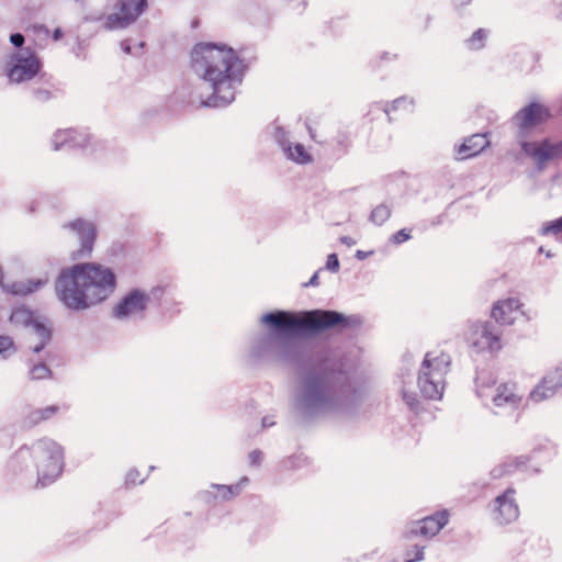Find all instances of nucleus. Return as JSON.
<instances>
[{
  "label": "nucleus",
  "instance_id": "25",
  "mask_svg": "<svg viewBox=\"0 0 562 562\" xmlns=\"http://www.w3.org/2000/svg\"><path fill=\"white\" fill-rule=\"evenodd\" d=\"M74 134H75V131L72 130H66V131H60L58 133L55 134L54 136V146H55V149H59V147L68 142H74Z\"/></svg>",
  "mask_w": 562,
  "mask_h": 562
},
{
  "label": "nucleus",
  "instance_id": "16",
  "mask_svg": "<svg viewBox=\"0 0 562 562\" xmlns=\"http://www.w3.org/2000/svg\"><path fill=\"white\" fill-rule=\"evenodd\" d=\"M548 117L549 112L543 105L539 103H531L517 113L516 121L519 127L529 128L543 122Z\"/></svg>",
  "mask_w": 562,
  "mask_h": 562
},
{
  "label": "nucleus",
  "instance_id": "47",
  "mask_svg": "<svg viewBox=\"0 0 562 562\" xmlns=\"http://www.w3.org/2000/svg\"><path fill=\"white\" fill-rule=\"evenodd\" d=\"M262 425L267 426V419L266 418L262 420Z\"/></svg>",
  "mask_w": 562,
  "mask_h": 562
},
{
  "label": "nucleus",
  "instance_id": "26",
  "mask_svg": "<svg viewBox=\"0 0 562 562\" xmlns=\"http://www.w3.org/2000/svg\"><path fill=\"white\" fill-rule=\"evenodd\" d=\"M487 33L485 30L480 29L477 30L471 38L468 41L469 46L471 49H480L483 47V41L486 38Z\"/></svg>",
  "mask_w": 562,
  "mask_h": 562
},
{
  "label": "nucleus",
  "instance_id": "19",
  "mask_svg": "<svg viewBox=\"0 0 562 562\" xmlns=\"http://www.w3.org/2000/svg\"><path fill=\"white\" fill-rule=\"evenodd\" d=\"M68 226L77 234L81 241L80 252L89 254L95 238V228L91 223L77 220L68 224Z\"/></svg>",
  "mask_w": 562,
  "mask_h": 562
},
{
  "label": "nucleus",
  "instance_id": "30",
  "mask_svg": "<svg viewBox=\"0 0 562 562\" xmlns=\"http://www.w3.org/2000/svg\"><path fill=\"white\" fill-rule=\"evenodd\" d=\"M411 238L409 233L406 229H401L396 234H394L391 240L394 244H402Z\"/></svg>",
  "mask_w": 562,
  "mask_h": 562
},
{
  "label": "nucleus",
  "instance_id": "22",
  "mask_svg": "<svg viewBox=\"0 0 562 562\" xmlns=\"http://www.w3.org/2000/svg\"><path fill=\"white\" fill-rule=\"evenodd\" d=\"M551 382V380L544 379L533 391H531L530 400L535 403H539L551 397L557 390V384H552Z\"/></svg>",
  "mask_w": 562,
  "mask_h": 562
},
{
  "label": "nucleus",
  "instance_id": "18",
  "mask_svg": "<svg viewBox=\"0 0 562 562\" xmlns=\"http://www.w3.org/2000/svg\"><path fill=\"white\" fill-rule=\"evenodd\" d=\"M276 139L282 146L285 155L297 164H307L312 160L311 155L305 150L301 144H295L293 147L284 139L285 132L283 128L278 127L274 133Z\"/></svg>",
  "mask_w": 562,
  "mask_h": 562
},
{
  "label": "nucleus",
  "instance_id": "42",
  "mask_svg": "<svg viewBox=\"0 0 562 562\" xmlns=\"http://www.w3.org/2000/svg\"><path fill=\"white\" fill-rule=\"evenodd\" d=\"M356 257L360 260L364 259L367 257V254L361 251V250H358L357 254H356Z\"/></svg>",
  "mask_w": 562,
  "mask_h": 562
},
{
  "label": "nucleus",
  "instance_id": "21",
  "mask_svg": "<svg viewBox=\"0 0 562 562\" xmlns=\"http://www.w3.org/2000/svg\"><path fill=\"white\" fill-rule=\"evenodd\" d=\"M323 386L317 381L306 383L305 394L302 400V405L305 407L314 406L323 403Z\"/></svg>",
  "mask_w": 562,
  "mask_h": 562
},
{
  "label": "nucleus",
  "instance_id": "33",
  "mask_svg": "<svg viewBox=\"0 0 562 562\" xmlns=\"http://www.w3.org/2000/svg\"><path fill=\"white\" fill-rule=\"evenodd\" d=\"M262 459V454L258 450H254L249 453V461L252 465H258Z\"/></svg>",
  "mask_w": 562,
  "mask_h": 562
},
{
  "label": "nucleus",
  "instance_id": "20",
  "mask_svg": "<svg viewBox=\"0 0 562 562\" xmlns=\"http://www.w3.org/2000/svg\"><path fill=\"white\" fill-rule=\"evenodd\" d=\"M448 516V513L445 510L422 519L418 533L426 538L436 536L447 525Z\"/></svg>",
  "mask_w": 562,
  "mask_h": 562
},
{
  "label": "nucleus",
  "instance_id": "45",
  "mask_svg": "<svg viewBox=\"0 0 562 562\" xmlns=\"http://www.w3.org/2000/svg\"><path fill=\"white\" fill-rule=\"evenodd\" d=\"M32 337H34V338H36V339H38V340H40V338H38L37 336L32 335V334L30 333L29 339H32Z\"/></svg>",
  "mask_w": 562,
  "mask_h": 562
},
{
  "label": "nucleus",
  "instance_id": "10",
  "mask_svg": "<svg viewBox=\"0 0 562 562\" xmlns=\"http://www.w3.org/2000/svg\"><path fill=\"white\" fill-rule=\"evenodd\" d=\"M524 153L530 157L539 169L562 155V142L552 143L548 139L540 142H525L521 144Z\"/></svg>",
  "mask_w": 562,
  "mask_h": 562
},
{
  "label": "nucleus",
  "instance_id": "2",
  "mask_svg": "<svg viewBox=\"0 0 562 562\" xmlns=\"http://www.w3.org/2000/svg\"><path fill=\"white\" fill-rule=\"evenodd\" d=\"M194 72L210 82L212 95L201 103L204 106H225L235 99V88L240 79L235 76L239 60L232 48L203 43L191 53Z\"/></svg>",
  "mask_w": 562,
  "mask_h": 562
},
{
  "label": "nucleus",
  "instance_id": "12",
  "mask_svg": "<svg viewBox=\"0 0 562 562\" xmlns=\"http://www.w3.org/2000/svg\"><path fill=\"white\" fill-rule=\"evenodd\" d=\"M48 282V277L31 279L27 282H15L12 280L10 272H0V284L2 289L10 294L13 295H29L41 288H43Z\"/></svg>",
  "mask_w": 562,
  "mask_h": 562
},
{
  "label": "nucleus",
  "instance_id": "31",
  "mask_svg": "<svg viewBox=\"0 0 562 562\" xmlns=\"http://www.w3.org/2000/svg\"><path fill=\"white\" fill-rule=\"evenodd\" d=\"M326 268L330 271H338L339 269V261H338V258L335 254H330L328 257H327V261H326Z\"/></svg>",
  "mask_w": 562,
  "mask_h": 562
},
{
  "label": "nucleus",
  "instance_id": "15",
  "mask_svg": "<svg viewBox=\"0 0 562 562\" xmlns=\"http://www.w3.org/2000/svg\"><path fill=\"white\" fill-rule=\"evenodd\" d=\"M41 64L34 55L27 57H16L15 64L10 69L8 76L13 82L30 80L40 70Z\"/></svg>",
  "mask_w": 562,
  "mask_h": 562
},
{
  "label": "nucleus",
  "instance_id": "34",
  "mask_svg": "<svg viewBox=\"0 0 562 562\" xmlns=\"http://www.w3.org/2000/svg\"><path fill=\"white\" fill-rule=\"evenodd\" d=\"M10 41L11 43L14 45V46H21L23 43H24V37L22 34L20 33H16V34H12L10 36Z\"/></svg>",
  "mask_w": 562,
  "mask_h": 562
},
{
  "label": "nucleus",
  "instance_id": "3",
  "mask_svg": "<svg viewBox=\"0 0 562 562\" xmlns=\"http://www.w3.org/2000/svg\"><path fill=\"white\" fill-rule=\"evenodd\" d=\"M345 321L344 316L331 311H313L297 316L288 312L265 314L263 324L270 325L283 333L293 334L304 329H321L335 326Z\"/></svg>",
  "mask_w": 562,
  "mask_h": 562
},
{
  "label": "nucleus",
  "instance_id": "29",
  "mask_svg": "<svg viewBox=\"0 0 562 562\" xmlns=\"http://www.w3.org/2000/svg\"><path fill=\"white\" fill-rule=\"evenodd\" d=\"M56 406H49L43 411H37L34 413L33 420L35 423L41 422L43 419L48 418L52 414L56 412Z\"/></svg>",
  "mask_w": 562,
  "mask_h": 562
},
{
  "label": "nucleus",
  "instance_id": "5",
  "mask_svg": "<svg viewBox=\"0 0 562 562\" xmlns=\"http://www.w3.org/2000/svg\"><path fill=\"white\" fill-rule=\"evenodd\" d=\"M476 394L486 406L493 409L517 408L521 396L514 384L496 383L492 376L482 374L477 378Z\"/></svg>",
  "mask_w": 562,
  "mask_h": 562
},
{
  "label": "nucleus",
  "instance_id": "7",
  "mask_svg": "<svg viewBox=\"0 0 562 562\" xmlns=\"http://www.w3.org/2000/svg\"><path fill=\"white\" fill-rule=\"evenodd\" d=\"M10 322L14 326L31 330L32 335L40 338V344L30 345V348L36 353L40 352L50 339V323L45 317L34 314L25 307L15 308L10 316Z\"/></svg>",
  "mask_w": 562,
  "mask_h": 562
},
{
  "label": "nucleus",
  "instance_id": "24",
  "mask_svg": "<svg viewBox=\"0 0 562 562\" xmlns=\"http://www.w3.org/2000/svg\"><path fill=\"white\" fill-rule=\"evenodd\" d=\"M540 233L544 236L552 235L559 237L562 234V216L554 221L544 223Z\"/></svg>",
  "mask_w": 562,
  "mask_h": 562
},
{
  "label": "nucleus",
  "instance_id": "35",
  "mask_svg": "<svg viewBox=\"0 0 562 562\" xmlns=\"http://www.w3.org/2000/svg\"><path fill=\"white\" fill-rule=\"evenodd\" d=\"M423 559H424V550H423V548H417L414 559H409L406 562L422 561Z\"/></svg>",
  "mask_w": 562,
  "mask_h": 562
},
{
  "label": "nucleus",
  "instance_id": "39",
  "mask_svg": "<svg viewBox=\"0 0 562 562\" xmlns=\"http://www.w3.org/2000/svg\"><path fill=\"white\" fill-rule=\"evenodd\" d=\"M134 474H137L136 472H133L131 471L128 474H127V479L131 483H136V479H135V475Z\"/></svg>",
  "mask_w": 562,
  "mask_h": 562
},
{
  "label": "nucleus",
  "instance_id": "1",
  "mask_svg": "<svg viewBox=\"0 0 562 562\" xmlns=\"http://www.w3.org/2000/svg\"><path fill=\"white\" fill-rule=\"evenodd\" d=\"M116 278L99 263H78L64 269L56 281L59 301L70 310L80 311L106 300L114 292Z\"/></svg>",
  "mask_w": 562,
  "mask_h": 562
},
{
  "label": "nucleus",
  "instance_id": "9",
  "mask_svg": "<svg viewBox=\"0 0 562 562\" xmlns=\"http://www.w3.org/2000/svg\"><path fill=\"white\" fill-rule=\"evenodd\" d=\"M467 340L477 351H495L501 349L499 335L487 323L471 325L467 334Z\"/></svg>",
  "mask_w": 562,
  "mask_h": 562
},
{
  "label": "nucleus",
  "instance_id": "46",
  "mask_svg": "<svg viewBox=\"0 0 562 562\" xmlns=\"http://www.w3.org/2000/svg\"><path fill=\"white\" fill-rule=\"evenodd\" d=\"M222 487H223V488L228 490L229 492H231V490H232L231 487H228V486H226V485H223Z\"/></svg>",
  "mask_w": 562,
  "mask_h": 562
},
{
  "label": "nucleus",
  "instance_id": "4",
  "mask_svg": "<svg viewBox=\"0 0 562 562\" xmlns=\"http://www.w3.org/2000/svg\"><path fill=\"white\" fill-rule=\"evenodd\" d=\"M450 362L449 355L442 351L426 353L418 375V386L426 398H441Z\"/></svg>",
  "mask_w": 562,
  "mask_h": 562
},
{
  "label": "nucleus",
  "instance_id": "23",
  "mask_svg": "<svg viewBox=\"0 0 562 562\" xmlns=\"http://www.w3.org/2000/svg\"><path fill=\"white\" fill-rule=\"evenodd\" d=\"M391 215V210L386 205H378L370 215V220L375 225H382Z\"/></svg>",
  "mask_w": 562,
  "mask_h": 562
},
{
  "label": "nucleus",
  "instance_id": "48",
  "mask_svg": "<svg viewBox=\"0 0 562 562\" xmlns=\"http://www.w3.org/2000/svg\"><path fill=\"white\" fill-rule=\"evenodd\" d=\"M559 379L562 380V373H561V376Z\"/></svg>",
  "mask_w": 562,
  "mask_h": 562
},
{
  "label": "nucleus",
  "instance_id": "6",
  "mask_svg": "<svg viewBox=\"0 0 562 562\" xmlns=\"http://www.w3.org/2000/svg\"><path fill=\"white\" fill-rule=\"evenodd\" d=\"M31 456L35 461L38 482L42 485L52 483L63 470L61 448L52 440H40L33 445Z\"/></svg>",
  "mask_w": 562,
  "mask_h": 562
},
{
  "label": "nucleus",
  "instance_id": "44",
  "mask_svg": "<svg viewBox=\"0 0 562 562\" xmlns=\"http://www.w3.org/2000/svg\"><path fill=\"white\" fill-rule=\"evenodd\" d=\"M459 4L464 5L468 4L471 0H458Z\"/></svg>",
  "mask_w": 562,
  "mask_h": 562
},
{
  "label": "nucleus",
  "instance_id": "38",
  "mask_svg": "<svg viewBox=\"0 0 562 562\" xmlns=\"http://www.w3.org/2000/svg\"><path fill=\"white\" fill-rule=\"evenodd\" d=\"M134 474H137L136 472H133L131 471L128 474H127V479L131 483H136V479H135V475Z\"/></svg>",
  "mask_w": 562,
  "mask_h": 562
},
{
  "label": "nucleus",
  "instance_id": "43",
  "mask_svg": "<svg viewBox=\"0 0 562 562\" xmlns=\"http://www.w3.org/2000/svg\"><path fill=\"white\" fill-rule=\"evenodd\" d=\"M307 128H308L311 138L315 139V134H314L313 130L310 126H307Z\"/></svg>",
  "mask_w": 562,
  "mask_h": 562
},
{
  "label": "nucleus",
  "instance_id": "37",
  "mask_svg": "<svg viewBox=\"0 0 562 562\" xmlns=\"http://www.w3.org/2000/svg\"><path fill=\"white\" fill-rule=\"evenodd\" d=\"M306 285H318V273H314V276L311 278V280L308 281V283Z\"/></svg>",
  "mask_w": 562,
  "mask_h": 562
},
{
  "label": "nucleus",
  "instance_id": "11",
  "mask_svg": "<svg viewBox=\"0 0 562 562\" xmlns=\"http://www.w3.org/2000/svg\"><path fill=\"white\" fill-rule=\"evenodd\" d=\"M148 302L149 297L147 294L139 290H133L117 303L114 308V315L121 319L140 316Z\"/></svg>",
  "mask_w": 562,
  "mask_h": 562
},
{
  "label": "nucleus",
  "instance_id": "27",
  "mask_svg": "<svg viewBox=\"0 0 562 562\" xmlns=\"http://www.w3.org/2000/svg\"><path fill=\"white\" fill-rule=\"evenodd\" d=\"M14 352V344L8 336H0V357L7 358Z\"/></svg>",
  "mask_w": 562,
  "mask_h": 562
},
{
  "label": "nucleus",
  "instance_id": "13",
  "mask_svg": "<svg viewBox=\"0 0 562 562\" xmlns=\"http://www.w3.org/2000/svg\"><path fill=\"white\" fill-rule=\"evenodd\" d=\"M515 491L508 488L503 495L495 499V519L499 524H509L515 521L519 516L518 506L514 499Z\"/></svg>",
  "mask_w": 562,
  "mask_h": 562
},
{
  "label": "nucleus",
  "instance_id": "8",
  "mask_svg": "<svg viewBox=\"0 0 562 562\" xmlns=\"http://www.w3.org/2000/svg\"><path fill=\"white\" fill-rule=\"evenodd\" d=\"M145 8V0H121L114 12L108 15L104 26L108 30L124 29L137 19Z\"/></svg>",
  "mask_w": 562,
  "mask_h": 562
},
{
  "label": "nucleus",
  "instance_id": "36",
  "mask_svg": "<svg viewBox=\"0 0 562 562\" xmlns=\"http://www.w3.org/2000/svg\"><path fill=\"white\" fill-rule=\"evenodd\" d=\"M340 241L347 246H353L356 244V240L349 236L340 237Z\"/></svg>",
  "mask_w": 562,
  "mask_h": 562
},
{
  "label": "nucleus",
  "instance_id": "41",
  "mask_svg": "<svg viewBox=\"0 0 562 562\" xmlns=\"http://www.w3.org/2000/svg\"><path fill=\"white\" fill-rule=\"evenodd\" d=\"M121 47H122V48H123V50H124L125 53H127V54L131 52V47H130V45H127L125 42H122V43H121Z\"/></svg>",
  "mask_w": 562,
  "mask_h": 562
},
{
  "label": "nucleus",
  "instance_id": "14",
  "mask_svg": "<svg viewBox=\"0 0 562 562\" xmlns=\"http://www.w3.org/2000/svg\"><path fill=\"white\" fill-rule=\"evenodd\" d=\"M521 304L517 299L497 301L492 308L491 316L502 325H512L521 314Z\"/></svg>",
  "mask_w": 562,
  "mask_h": 562
},
{
  "label": "nucleus",
  "instance_id": "32",
  "mask_svg": "<svg viewBox=\"0 0 562 562\" xmlns=\"http://www.w3.org/2000/svg\"><path fill=\"white\" fill-rule=\"evenodd\" d=\"M403 397L404 400L406 401L407 405L412 408V409H416L417 406H418V400L416 398L415 395H409L407 393H404L403 394Z\"/></svg>",
  "mask_w": 562,
  "mask_h": 562
},
{
  "label": "nucleus",
  "instance_id": "28",
  "mask_svg": "<svg viewBox=\"0 0 562 562\" xmlns=\"http://www.w3.org/2000/svg\"><path fill=\"white\" fill-rule=\"evenodd\" d=\"M49 375V369L45 364H37L31 369V376L34 380L45 379Z\"/></svg>",
  "mask_w": 562,
  "mask_h": 562
},
{
  "label": "nucleus",
  "instance_id": "17",
  "mask_svg": "<svg viewBox=\"0 0 562 562\" xmlns=\"http://www.w3.org/2000/svg\"><path fill=\"white\" fill-rule=\"evenodd\" d=\"M490 145L486 135L484 134H474L467 138L457 150L458 159L464 160L472 158L480 154L483 149H485Z\"/></svg>",
  "mask_w": 562,
  "mask_h": 562
},
{
  "label": "nucleus",
  "instance_id": "40",
  "mask_svg": "<svg viewBox=\"0 0 562 562\" xmlns=\"http://www.w3.org/2000/svg\"><path fill=\"white\" fill-rule=\"evenodd\" d=\"M53 37L55 41L59 40L61 37V31L59 29L55 30Z\"/></svg>",
  "mask_w": 562,
  "mask_h": 562
}]
</instances>
